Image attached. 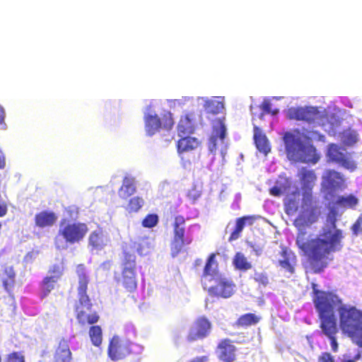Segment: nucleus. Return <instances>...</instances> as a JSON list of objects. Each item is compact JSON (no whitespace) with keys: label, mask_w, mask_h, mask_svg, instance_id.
<instances>
[{"label":"nucleus","mask_w":362,"mask_h":362,"mask_svg":"<svg viewBox=\"0 0 362 362\" xmlns=\"http://www.w3.org/2000/svg\"><path fill=\"white\" fill-rule=\"evenodd\" d=\"M337 212L332 209L327 221L330 228H323L322 233L314 238L308 239L305 232H300L296 238L298 247L303 252L313 272L320 273L333 259L332 253L339 251L344 238L342 230L337 228Z\"/></svg>","instance_id":"f257e3e1"},{"label":"nucleus","mask_w":362,"mask_h":362,"mask_svg":"<svg viewBox=\"0 0 362 362\" xmlns=\"http://www.w3.org/2000/svg\"><path fill=\"white\" fill-rule=\"evenodd\" d=\"M299 177L303 189L301 211L293 222L294 226L298 228L315 223L321 214L318 202L312 193L317 180L315 171L303 168L299 172Z\"/></svg>","instance_id":"f03ea898"},{"label":"nucleus","mask_w":362,"mask_h":362,"mask_svg":"<svg viewBox=\"0 0 362 362\" xmlns=\"http://www.w3.org/2000/svg\"><path fill=\"white\" fill-rule=\"evenodd\" d=\"M314 303L320 320V327L330 340L332 350L337 352L338 343L336 335L339 332V328L334 310H338L341 305V299L338 296H315Z\"/></svg>","instance_id":"7ed1b4c3"},{"label":"nucleus","mask_w":362,"mask_h":362,"mask_svg":"<svg viewBox=\"0 0 362 362\" xmlns=\"http://www.w3.org/2000/svg\"><path fill=\"white\" fill-rule=\"evenodd\" d=\"M339 327L343 333L362 348V311L355 306L342 303L338 308Z\"/></svg>","instance_id":"20e7f679"},{"label":"nucleus","mask_w":362,"mask_h":362,"mask_svg":"<svg viewBox=\"0 0 362 362\" xmlns=\"http://www.w3.org/2000/svg\"><path fill=\"white\" fill-rule=\"evenodd\" d=\"M284 140L286 155L290 160L313 164L319 160L320 157L313 144L303 143L290 132L286 133Z\"/></svg>","instance_id":"39448f33"},{"label":"nucleus","mask_w":362,"mask_h":362,"mask_svg":"<svg viewBox=\"0 0 362 362\" xmlns=\"http://www.w3.org/2000/svg\"><path fill=\"white\" fill-rule=\"evenodd\" d=\"M88 231L86 223L70 222L62 219L59 223L57 235L54 238L55 247L59 250H66L67 244L79 243L86 237Z\"/></svg>","instance_id":"423d86ee"},{"label":"nucleus","mask_w":362,"mask_h":362,"mask_svg":"<svg viewBox=\"0 0 362 362\" xmlns=\"http://www.w3.org/2000/svg\"><path fill=\"white\" fill-rule=\"evenodd\" d=\"M120 269V273H115V280L120 283L127 292H134L137 287V267L136 256L134 252L123 251Z\"/></svg>","instance_id":"0eeeda50"},{"label":"nucleus","mask_w":362,"mask_h":362,"mask_svg":"<svg viewBox=\"0 0 362 362\" xmlns=\"http://www.w3.org/2000/svg\"><path fill=\"white\" fill-rule=\"evenodd\" d=\"M143 350L144 347L140 344L122 339L118 336H113L109 343L107 354L115 361L124 359L129 355H139Z\"/></svg>","instance_id":"6e6552de"},{"label":"nucleus","mask_w":362,"mask_h":362,"mask_svg":"<svg viewBox=\"0 0 362 362\" xmlns=\"http://www.w3.org/2000/svg\"><path fill=\"white\" fill-rule=\"evenodd\" d=\"M144 127L146 134L153 136L163 129L170 131L174 126L173 114L170 111H165L161 117L156 113L148 112L144 117Z\"/></svg>","instance_id":"1a4fd4ad"},{"label":"nucleus","mask_w":362,"mask_h":362,"mask_svg":"<svg viewBox=\"0 0 362 362\" xmlns=\"http://www.w3.org/2000/svg\"><path fill=\"white\" fill-rule=\"evenodd\" d=\"M186 221L183 216L178 215L174 218L173 223V238L170 243V253L175 257L182 251L185 245L191 244L192 239L190 237H185Z\"/></svg>","instance_id":"9d476101"},{"label":"nucleus","mask_w":362,"mask_h":362,"mask_svg":"<svg viewBox=\"0 0 362 362\" xmlns=\"http://www.w3.org/2000/svg\"><path fill=\"white\" fill-rule=\"evenodd\" d=\"M92 303L89 296H80L79 300L76 305V318L81 327L93 325L100 319L96 312L90 313Z\"/></svg>","instance_id":"9b49d317"},{"label":"nucleus","mask_w":362,"mask_h":362,"mask_svg":"<svg viewBox=\"0 0 362 362\" xmlns=\"http://www.w3.org/2000/svg\"><path fill=\"white\" fill-rule=\"evenodd\" d=\"M327 156L332 162L338 164L351 172L354 171L357 168V164L351 158V154L348 153L345 148L335 144L329 145Z\"/></svg>","instance_id":"f8f14e48"},{"label":"nucleus","mask_w":362,"mask_h":362,"mask_svg":"<svg viewBox=\"0 0 362 362\" xmlns=\"http://www.w3.org/2000/svg\"><path fill=\"white\" fill-rule=\"evenodd\" d=\"M344 185V175L335 170H327L322 176V188L327 194L330 196H333L337 190L342 189Z\"/></svg>","instance_id":"ddd939ff"},{"label":"nucleus","mask_w":362,"mask_h":362,"mask_svg":"<svg viewBox=\"0 0 362 362\" xmlns=\"http://www.w3.org/2000/svg\"><path fill=\"white\" fill-rule=\"evenodd\" d=\"M212 325L205 316L198 317L189 329L186 339L192 343L207 337L211 330Z\"/></svg>","instance_id":"4468645a"},{"label":"nucleus","mask_w":362,"mask_h":362,"mask_svg":"<svg viewBox=\"0 0 362 362\" xmlns=\"http://www.w3.org/2000/svg\"><path fill=\"white\" fill-rule=\"evenodd\" d=\"M286 115L289 119L305 121L308 123L314 122L321 117L317 107H291L288 109Z\"/></svg>","instance_id":"2eb2a0df"},{"label":"nucleus","mask_w":362,"mask_h":362,"mask_svg":"<svg viewBox=\"0 0 362 362\" xmlns=\"http://www.w3.org/2000/svg\"><path fill=\"white\" fill-rule=\"evenodd\" d=\"M282 259L278 260V265L286 272L293 274L295 272L296 255L287 247H281L279 252Z\"/></svg>","instance_id":"dca6fc26"},{"label":"nucleus","mask_w":362,"mask_h":362,"mask_svg":"<svg viewBox=\"0 0 362 362\" xmlns=\"http://www.w3.org/2000/svg\"><path fill=\"white\" fill-rule=\"evenodd\" d=\"M218 358L223 362H234L236 359V347L229 339H223L217 346Z\"/></svg>","instance_id":"f3484780"},{"label":"nucleus","mask_w":362,"mask_h":362,"mask_svg":"<svg viewBox=\"0 0 362 362\" xmlns=\"http://www.w3.org/2000/svg\"><path fill=\"white\" fill-rule=\"evenodd\" d=\"M224 117L218 119L216 124L214 125L212 127V135L209 144V148L211 152L215 151L217 148V139L219 138L221 141H223L226 138V127L224 124Z\"/></svg>","instance_id":"a211bd4d"},{"label":"nucleus","mask_w":362,"mask_h":362,"mask_svg":"<svg viewBox=\"0 0 362 362\" xmlns=\"http://www.w3.org/2000/svg\"><path fill=\"white\" fill-rule=\"evenodd\" d=\"M57 221V216L51 211H42L35 216V223L39 228L52 226Z\"/></svg>","instance_id":"6ab92c4d"},{"label":"nucleus","mask_w":362,"mask_h":362,"mask_svg":"<svg viewBox=\"0 0 362 362\" xmlns=\"http://www.w3.org/2000/svg\"><path fill=\"white\" fill-rule=\"evenodd\" d=\"M2 286L7 293H12L16 285V272L12 266H4L1 276Z\"/></svg>","instance_id":"aec40b11"},{"label":"nucleus","mask_w":362,"mask_h":362,"mask_svg":"<svg viewBox=\"0 0 362 362\" xmlns=\"http://www.w3.org/2000/svg\"><path fill=\"white\" fill-rule=\"evenodd\" d=\"M196 120V115L194 112H189L182 116L177 125L178 132L183 134L192 133Z\"/></svg>","instance_id":"412c9836"},{"label":"nucleus","mask_w":362,"mask_h":362,"mask_svg":"<svg viewBox=\"0 0 362 362\" xmlns=\"http://www.w3.org/2000/svg\"><path fill=\"white\" fill-rule=\"evenodd\" d=\"M201 146V141L192 136H185L180 139L177 142V150L179 153L192 151Z\"/></svg>","instance_id":"4be33fe9"},{"label":"nucleus","mask_w":362,"mask_h":362,"mask_svg":"<svg viewBox=\"0 0 362 362\" xmlns=\"http://www.w3.org/2000/svg\"><path fill=\"white\" fill-rule=\"evenodd\" d=\"M300 192L298 189L288 194L284 199L285 212L287 215L296 214L299 209Z\"/></svg>","instance_id":"5701e85b"},{"label":"nucleus","mask_w":362,"mask_h":362,"mask_svg":"<svg viewBox=\"0 0 362 362\" xmlns=\"http://www.w3.org/2000/svg\"><path fill=\"white\" fill-rule=\"evenodd\" d=\"M76 273L78 276V294H86L89 279L85 265L83 264H78L76 268Z\"/></svg>","instance_id":"b1692460"},{"label":"nucleus","mask_w":362,"mask_h":362,"mask_svg":"<svg viewBox=\"0 0 362 362\" xmlns=\"http://www.w3.org/2000/svg\"><path fill=\"white\" fill-rule=\"evenodd\" d=\"M72 359L71 352L66 341H60L54 354L53 362H71Z\"/></svg>","instance_id":"393cba45"},{"label":"nucleus","mask_w":362,"mask_h":362,"mask_svg":"<svg viewBox=\"0 0 362 362\" xmlns=\"http://www.w3.org/2000/svg\"><path fill=\"white\" fill-rule=\"evenodd\" d=\"M254 141L259 152L264 155H267L270 152V145L266 135L257 127L255 128Z\"/></svg>","instance_id":"a878e982"},{"label":"nucleus","mask_w":362,"mask_h":362,"mask_svg":"<svg viewBox=\"0 0 362 362\" xmlns=\"http://www.w3.org/2000/svg\"><path fill=\"white\" fill-rule=\"evenodd\" d=\"M254 219V217L250 216H245L237 218L235 228L230 233L228 240L231 242L233 240H237L240 237V233L243 231L245 225H252L253 223Z\"/></svg>","instance_id":"bb28decb"},{"label":"nucleus","mask_w":362,"mask_h":362,"mask_svg":"<svg viewBox=\"0 0 362 362\" xmlns=\"http://www.w3.org/2000/svg\"><path fill=\"white\" fill-rule=\"evenodd\" d=\"M135 181L133 177H124L122 185L119 189V196L122 199H126L136 192Z\"/></svg>","instance_id":"cd10ccee"},{"label":"nucleus","mask_w":362,"mask_h":362,"mask_svg":"<svg viewBox=\"0 0 362 362\" xmlns=\"http://www.w3.org/2000/svg\"><path fill=\"white\" fill-rule=\"evenodd\" d=\"M216 281V286L209 288V292L220 293L221 294H231L233 292L235 284L231 281L220 278Z\"/></svg>","instance_id":"c85d7f7f"},{"label":"nucleus","mask_w":362,"mask_h":362,"mask_svg":"<svg viewBox=\"0 0 362 362\" xmlns=\"http://www.w3.org/2000/svg\"><path fill=\"white\" fill-rule=\"evenodd\" d=\"M261 317L255 313H245L240 315L235 322V325L238 327H247L255 325L259 322Z\"/></svg>","instance_id":"c756f323"},{"label":"nucleus","mask_w":362,"mask_h":362,"mask_svg":"<svg viewBox=\"0 0 362 362\" xmlns=\"http://www.w3.org/2000/svg\"><path fill=\"white\" fill-rule=\"evenodd\" d=\"M358 204V199L354 194L339 196L334 202L337 207L354 209Z\"/></svg>","instance_id":"7c9ffc66"},{"label":"nucleus","mask_w":362,"mask_h":362,"mask_svg":"<svg viewBox=\"0 0 362 362\" xmlns=\"http://www.w3.org/2000/svg\"><path fill=\"white\" fill-rule=\"evenodd\" d=\"M232 264L235 269L239 271L245 272L252 269V265L247 258L240 252L235 254Z\"/></svg>","instance_id":"2f4dec72"},{"label":"nucleus","mask_w":362,"mask_h":362,"mask_svg":"<svg viewBox=\"0 0 362 362\" xmlns=\"http://www.w3.org/2000/svg\"><path fill=\"white\" fill-rule=\"evenodd\" d=\"M218 272V264L216 260V254L211 253L209 255L202 274V277L213 276L217 274Z\"/></svg>","instance_id":"473e14b6"},{"label":"nucleus","mask_w":362,"mask_h":362,"mask_svg":"<svg viewBox=\"0 0 362 362\" xmlns=\"http://www.w3.org/2000/svg\"><path fill=\"white\" fill-rule=\"evenodd\" d=\"M88 244L93 249L96 250L102 249L105 245L103 233L101 228L93 230L90 234L88 237Z\"/></svg>","instance_id":"72a5a7b5"},{"label":"nucleus","mask_w":362,"mask_h":362,"mask_svg":"<svg viewBox=\"0 0 362 362\" xmlns=\"http://www.w3.org/2000/svg\"><path fill=\"white\" fill-rule=\"evenodd\" d=\"M204 111L207 115H215L220 113L223 107V103L217 100L211 99L206 101L204 105Z\"/></svg>","instance_id":"f704fd0d"},{"label":"nucleus","mask_w":362,"mask_h":362,"mask_svg":"<svg viewBox=\"0 0 362 362\" xmlns=\"http://www.w3.org/2000/svg\"><path fill=\"white\" fill-rule=\"evenodd\" d=\"M88 335L95 346H100L103 341V332L100 326L93 325L89 328Z\"/></svg>","instance_id":"c9c22d12"},{"label":"nucleus","mask_w":362,"mask_h":362,"mask_svg":"<svg viewBox=\"0 0 362 362\" xmlns=\"http://www.w3.org/2000/svg\"><path fill=\"white\" fill-rule=\"evenodd\" d=\"M58 281L52 277L45 276L41 283L42 291L46 294L57 290L59 286Z\"/></svg>","instance_id":"e433bc0d"},{"label":"nucleus","mask_w":362,"mask_h":362,"mask_svg":"<svg viewBox=\"0 0 362 362\" xmlns=\"http://www.w3.org/2000/svg\"><path fill=\"white\" fill-rule=\"evenodd\" d=\"M144 204V199L140 197H134L129 199L127 210L129 213L137 212Z\"/></svg>","instance_id":"4c0bfd02"},{"label":"nucleus","mask_w":362,"mask_h":362,"mask_svg":"<svg viewBox=\"0 0 362 362\" xmlns=\"http://www.w3.org/2000/svg\"><path fill=\"white\" fill-rule=\"evenodd\" d=\"M64 265L61 264H54L49 268L48 273L50 274L49 276L59 280L64 273Z\"/></svg>","instance_id":"58836bf2"},{"label":"nucleus","mask_w":362,"mask_h":362,"mask_svg":"<svg viewBox=\"0 0 362 362\" xmlns=\"http://www.w3.org/2000/svg\"><path fill=\"white\" fill-rule=\"evenodd\" d=\"M158 223V216L156 214H147L143 219L141 224L144 228H151L156 226Z\"/></svg>","instance_id":"ea45409f"},{"label":"nucleus","mask_w":362,"mask_h":362,"mask_svg":"<svg viewBox=\"0 0 362 362\" xmlns=\"http://www.w3.org/2000/svg\"><path fill=\"white\" fill-rule=\"evenodd\" d=\"M358 135L355 132H345L342 134V141L344 144L351 146L356 143Z\"/></svg>","instance_id":"a19ab883"},{"label":"nucleus","mask_w":362,"mask_h":362,"mask_svg":"<svg viewBox=\"0 0 362 362\" xmlns=\"http://www.w3.org/2000/svg\"><path fill=\"white\" fill-rule=\"evenodd\" d=\"M4 362H25V360L21 352L13 351L6 355Z\"/></svg>","instance_id":"79ce46f5"},{"label":"nucleus","mask_w":362,"mask_h":362,"mask_svg":"<svg viewBox=\"0 0 362 362\" xmlns=\"http://www.w3.org/2000/svg\"><path fill=\"white\" fill-rule=\"evenodd\" d=\"M253 279L255 282L258 284L259 287H266L269 283L268 276L266 273L256 272L254 274Z\"/></svg>","instance_id":"37998d69"},{"label":"nucleus","mask_w":362,"mask_h":362,"mask_svg":"<svg viewBox=\"0 0 362 362\" xmlns=\"http://www.w3.org/2000/svg\"><path fill=\"white\" fill-rule=\"evenodd\" d=\"M272 104L268 100H264L260 105L263 115H276L279 113L278 109L272 110Z\"/></svg>","instance_id":"c03bdc74"},{"label":"nucleus","mask_w":362,"mask_h":362,"mask_svg":"<svg viewBox=\"0 0 362 362\" xmlns=\"http://www.w3.org/2000/svg\"><path fill=\"white\" fill-rule=\"evenodd\" d=\"M353 235L357 236L362 233V214H361L351 227Z\"/></svg>","instance_id":"a18cd8bd"},{"label":"nucleus","mask_w":362,"mask_h":362,"mask_svg":"<svg viewBox=\"0 0 362 362\" xmlns=\"http://www.w3.org/2000/svg\"><path fill=\"white\" fill-rule=\"evenodd\" d=\"M285 191L284 186L275 185L269 189V194L274 197H280Z\"/></svg>","instance_id":"49530a36"},{"label":"nucleus","mask_w":362,"mask_h":362,"mask_svg":"<svg viewBox=\"0 0 362 362\" xmlns=\"http://www.w3.org/2000/svg\"><path fill=\"white\" fill-rule=\"evenodd\" d=\"M317 362H335L334 357L329 352H322L317 358Z\"/></svg>","instance_id":"de8ad7c7"},{"label":"nucleus","mask_w":362,"mask_h":362,"mask_svg":"<svg viewBox=\"0 0 362 362\" xmlns=\"http://www.w3.org/2000/svg\"><path fill=\"white\" fill-rule=\"evenodd\" d=\"M6 112L2 105H0V129H6V124L5 122Z\"/></svg>","instance_id":"09e8293b"},{"label":"nucleus","mask_w":362,"mask_h":362,"mask_svg":"<svg viewBox=\"0 0 362 362\" xmlns=\"http://www.w3.org/2000/svg\"><path fill=\"white\" fill-rule=\"evenodd\" d=\"M342 362H362V351H358L352 358H344Z\"/></svg>","instance_id":"8fccbe9b"},{"label":"nucleus","mask_w":362,"mask_h":362,"mask_svg":"<svg viewBox=\"0 0 362 362\" xmlns=\"http://www.w3.org/2000/svg\"><path fill=\"white\" fill-rule=\"evenodd\" d=\"M312 288H313V294H315V295H322V294H332V292L330 291H320L317 288V285L314 284V283H312Z\"/></svg>","instance_id":"3c124183"},{"label":"nucleus","mask_w":362,"mask_h":362,"mask_svg":"<svg viewBox=\"0 0 362 362\" xmlns=\"http://www.w3.org/2000/svg\"><path fill=\"white\" fill-rule=\"evenodd\" d=\"M209 360V356L205 355L195 357L190 360L189 362H208Z\"/></svg>","instance_id":"603ef678"},{"label":"nucleus","mask_w":362,"mask_h":362,"mask_svg":"<svg viewBox=\"0 0 362 362\" xmlns=\"http://www.w3.org/2000/svg\"><path fill=\"white\" fill-rule=\"evenodd\" d=\"M8 211V207L4 202L0 203V217L4 216Z\"/></svg>","instance_id":"864d4df0"},{"label":"nucleus","mask_w":362,"mask_h":362,"mask_svg":"<svg viewBox=\"0 0 362 362\" xmlns=\"http://www.w3.org/2000/svg\"><path fill=\"white\" fill-rule=\"evenodd\" d=\"M6 166V159L4 153L0 151V169H4Z\"/></svg>","instance_id":"5fc2aeb1"},{"label":"nucleus","mask_w":362,"mask_h":362,"mask_svg":"<svg viewBox=\"0 0 362 362\" xmlns=\"http://www.w3.org/2000/svg\"><path fill=\"white\" fill-rule=\"evenodd\" d=\"M222 296L224 297V298H227V297H229L230 296L224 295V296Z\"/></svg>","instance_id":"6e6d98bb"}]
</instances>
